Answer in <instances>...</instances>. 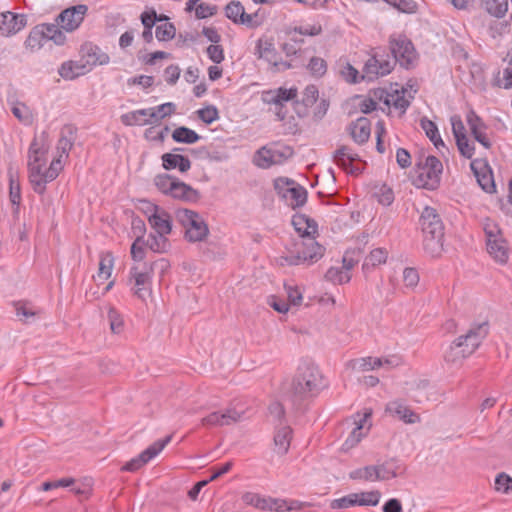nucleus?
Instances as JSON below:
<instances>
[{
	"label": "nucleus",
	"mask_w": 512,
	"mask_h": 512,
	"mask_svg": "<svg viewBox=\"0 0 512 512\" xmlns=\"http://www.w3.org/2000/svg\"><path fill=\"white\" fill-rule=\"evenodd\" d=\"M50 144L45 135L35 137L27 154L28 179L33 190L43 194L46 185L54 181L64 168L69 156L70 144L66 139H60L51 154Z\"/></svg>",
	"instance_id": "obj_1"
},
{
	"label": "nucleus",
	"mask_w": 512,
	"mask_h": 512,
	"mask_svg": "<svg viewBox=\"0 0 512 512\" xmlns=\"http://www.w3.org/2000/svg\"><path fill=\"white\" fill-rule=\"evenodd\" d=\"M423 247L432 257H438L443 251L444 227L436 210L432 207H425L419 219Z\"/></svg>",
	"instance_id": "obj_2"
},
{
	"label": "nucleus",
	"mask_w": 512,
	"mask_h": 512,
	"mask_svg": "<svg viewBox=\"0 0 512 512\" xmlns=\"http://www.w3.org/2000/svg\"><path fill=\"white\" fill-rule=\"evenodd\" d=\"M324 255V248L314 237L299 238L294 240L287 248L282 257L288 265L312 264L321 259Z\"/></svg>",
	"instance_id": "obj_3"
},
{
	"label": "nucleus",
	"mask_w": 512,
	"mask_h": 512,
	"mask_svg": "<svg viewBox=\"0 0 512 512\" xmlns=\"http://www.w3.org/2000/svg\"><path fill=\"white\" fill-rule=\"evenodd\" d=\"M323 386L322 374L314 363H299L292 382V390L296 395L312 396L319 393Z\"/></svg>",
	"instance_id": "obj_4"
},
{
	"label": "nucleus",
	"mask_w": 512,
	"mask_h": 512,
	"mask_svg": "<svg viewBox=\"0 0 512 512\" xmlns=\"http://www.w3.org/2000/svg\"><path fill=\"white\" fill-rule=\"evenodd\" d=\"M443 165L435 156L421 159L412 175V184L417 188L435 190L440 185Z\"/></svg>",
	"instance_id": "obj_5"
},
{
	"label": "nucleus",
	"mask_w": 512,
	"mask_h": 512,
	"mask_svg": "<svg viewBox=\"0 0 512 512\" xmlns=\"http://www.w3.org/2000/svg\"><path fill=\"white\" fill-rule=\"evenodd\" d=\"M484 233L487 253L496 263L506 264L509 260L510 247L498 224L486 219Z\"/></svg>",
	"instance_id": "obj_6"
},
{
	"label": "nucleus",
	"mask_w": 512,
	"mask_h": 512,
	"mask_svg": "<svg viewBox=\"0 0 512 512\" xmlns=\"http://www.w3.org/2000/svg\"><path fill=\"white\" fill-rule=\"evenodd\" d=\"M246 505L252 506L263 512H286L301 510L303 503L298 500L273 498L257 493L247 492L242 496Z\"/></svg>",
	"instance_id": "obj_7"
},
{
	"label": "nucleus",
	"mask_w": 512,
	"mask_h": 512,
	"mask_svg": "<svg viewBox=\"0 0 512 512\" xmlns=\"http://www.w3.org/2000/svg\"><path fill=\"white\" fill-rule=\"evenodd\" d=\"M152 267L134 265L130 268L128 285L134 297L146 302L152 296Z\"/></svg>",
	"instance_id": "obj_8"
},
{
	"label": "nucleus",
	"mask_w": 512,
	"mask_h": 512,
	"mask_svg": "<svg viewBox=\"0 0 512 512\" xmlns=\"http://www.w3.org/2000/svg\"><path fill=\"white\" fill-rule=\"evenodd\" d=\"M298 97L297 87H279L276 89L263 90L260 93L261 101L269 106L278 119L283 120L286 116V103L295 100Z\"/></svg>",
	"instance_id": "obj_9"
},
{
	"label": "nucleus",
	"mask_w": 512,
	"mask_h": 512,
	"mask_svg": "<svg viewBox=\"0 0 512 512\" xmlns=\"http://www.w3.org/2000/svg\"><path fill=\"white\" fill-rule=\"evenodd\" d=\"M254 55L258 60H263L273 71H280L289 68L283 61L280 53L275 47V40L272 36L263 35L255 43Z\"/></svg>",
	"instance_id": "obj_10"
},
{
	"label": "nucleus",
	"mask_w": 512,
	"mask_h": 512,
	"mask_svg": "<svg viewBox=\"0 0 512 512\" xmlns=\"http://www.w3.org/2000/svg\"><path fill=\"white\" fill-rule=\"evenodd\" d=\"M176 217L185 228V235L189 241L197 242L206 238L208 227L196 212L189 209H178Z\"/></svg>",
	"instance_id": "obj_11"
},
{
	"label": "nucleus",
	"mask_w": 512,
	"mask_h": 512,
	"mask_svg": "<svg viewBox=\"0 0 512 512\" xmlns=\"http://www.w3.org/2000/svg\"><path fill=\"white\" fill-rule=\"evenodd\" d=\"M115 267V256L111 251H102L99 253L98 269L96 274L93 276L94 281L97 285H101L107 282L100 293L94 292L93 295L96 298L104 296L108 293L115 285V280L112 279L113 270Z\"/></svg>",
	"instance_id": "obj_12"
},
{
	"label": "nucleus",
	"mask_w": 512,
	"mask_h": 512,
	"mask_svg": "<svg viewBox=\"0 0 512 512\" xmlns=\"http://www.w3.org/2000/svg\"><path fill=\"white\" fill-rule=\"evenodd\" d=\"M389 48L395 60L403 67L412 66L418 59L413 43L405 35L391 36Z\"/></svg>",
	"instance_id": "obj_13"
},
{
	"label": "nucleus",
	"mask_w": 512,
	"mask_h": 512,
	"mask_svg": "<svg viewBox=\"0 0 512 512\" xmlns=\"http://www.w3.org/2000/svg\"><path fill=\"white\" fill-rule=\"evenodd\" d=\"M401 364V356L392 354L382 357L366 356L354 359L350 362V367L356 372H368L381 368L392 369L400 366Z\"/></svg>",
	"instance_id": "obj_14"
},
{
	"label": "nucleus",
	"mask_w": 512,
	"mask_h": 512,
	"mask_svg": "<svg viewBox=\"0 0 512 512\" xmlns=\"http://www.w3.org/2000/svg\"><path fill=\"white\" fill-rule=\"evenodd\" d=\"M371 416L372 410L368 408L353 416L354 427L342 445L343 450L354 448L369 433L372 426Z\"/></svg>",
	"instance_id": "obj_15"
},
{
	"label": "nucleus",
	"mask_w": 512,
	"mask_h": 512,
	"mask_svg": "<svg viewBox=\"0 0 512 512\" xmlns=\"http://www.w3.org/2000/svg\"><path fill=\"white\" fill-rule=\"evenodd\" d=\"M172 436L168 435L164 439L157 440L145 450H143L138 456L129 460L125 465L122 466V471L136 472L152 459L157 457L164 448L171 442Z\"/></svg>",
	"instance_id": "obj_16"
},
{
	"label": "nucleus",
	"mask_w": 512,
	"mask_h": 512,
	"mask_svg": "<svg viewBox=\"0 0 512 512\" xmlns=\"http://www.w3.org/2000/svg\"><path fill=\"white\" fill-rule=\"evenodd\" d=\"M88 13V6L79 4L64 9L56 18V24L65 32L77 30Z\"/></svg>",
	"instance_id": "obj_17"
},
{
	"label": "nucleus",
	"mask_w": 512,
	"mask_h": 512,
	"mask_svg": "<svg viewBox=\"0 0 512 512\" xmlns=\"http://www.w3.org/2000/svg\"><path fill=\"white\" fill-rule=\"evenodd\" d=\"M225 14L235 24H241L248 28H257L263 23V17L258 12L246 13L243 5L237 1L227 4Z\"/></svg>",
	"instance_id": "obj_18"
},
{
	"label": "nucleus",
	"mask_w": 512,
	"mask_h": 512,
	"mask_svg": "<svg viewBox=\"0 0 512 512\" xmlns=\"http://www.w3.org/2000/svg\"><path fill=\"white\" fill-rule=\"evenodd\" d=\"M417 90L418 88L415 84L408 82L406 86L395 88L388 92L385 98V103L389 107H394L395 109L404 112L409 106L411 100L414 98Z\"/></svg>",
	"instance_id": "obj_19"
},
{
	"label": "nucleus",
	"mask_w": 512,
	"mask_h": 512,
	"mask_svg": "<svg viewBox=\"0 0 512 512\" xmlns=\"http://www.w3.org/2000/svg\"><path fill=\"white\" fill-rule=\"evenodd\" d=\"M243 417V411H238L234 407H228L221 411H214L202 418L201 424L204 427L227 426L240 421Z\"/></svg>",
	"instance_id": "obj_20"
},
{
	"label": "nucleus",
	"mask_w": 512,
	"mask_h": 512,
	"mask_svg": "<svg viewBox=\"0 0 512 512\" xmlns=\"http://www.w3.org/2000/svg\"><path fill=\"white\" fill-rule=\"evenodd\" d=\"M287 156L276 145L264 146L255 153L253 163L259 168L267 169L273 165L282 164Z\"/></svg>",
	"instance_id": "obj_21"
},
{
	"label": "nucleus",
	"mask_w": 512,
	"mask_h": 512,
	"mask_svg": "<svg viewBox=\"0 0 512 512\" xmlns=\"http://www.w3.org/2000/svg\"><path fill=\"white\" fill-rule=\"evenodd\" d=\"M80 60L89 73L96 66L107 65L110 57L99 47L92 44H84L80 49Z\"/></svg>",
	"instance_id": "obj_22"
},
{
	"label": "nucleus",
	"mask_w": 512,
	"mask_h": 512,
	"mask_svg": "<svg viewBox=\"0 0 512 512\" xmlns=\"http://www.w3.org/2000/svg\"><path fill=\"white\" fill-rule=\"evenodd\" d=\"M489 328L488 320L476 322L470 326L465 334L458 337L464 344H467L474 353L489 334Z\"/></svg>",
	"instance_id": "obj_23"
},
{
	"label": "nucleus",
	"mask_w": 512,
	"mask_h": 512,
	"mask_svg": "<svg viewBox=\"0 0 512 512\" xmlns=\"http://www.w3.org/2000/svg\"><path fill=\"white\" fill-rule=\"evenodd\" d=\"M489 328L488 320L476 322L470 326L465 334L458 337L464 344H467L474 353L489 334Z\"/></svg>",
	"instance_id": "obj_24"
},
{
	"label": "nucleus",
	"mask_w": 512,
	"mask_h": 512,
	"mask_svg": "<svg viewBox=\"0 0 512 512\" xmlns=\"http://www.w3.org/2000/svg\"><path fill=\"white\" fill-rule=\"evenodd\" d=\"M385 412L406 424H415L420 422V416L414 412L404 401L396 399L389 401L385 407Z\"/></svg>",
	"instance_id": "obj_25"
},
{
	"label": "nucleus",
	"mask_w": 512,
	"mask_h": 512,
	"mask_svg": "<svg viewBox=\"0 0 512 512\" xmlns=\"http://www.w3.org/2000/svg\"><path fill=\"white\" fill-rule=\"evenodd\" d=\"M394 68V62L385 59L380 55H373L367 60L364 66V73L369 79L383 77L391 73Z\"/></svg>",
	"instance_id": "obj_26"
},
{
	"label": "nucleus",
	"mask_w": 512,
	"mask_h": 512,
	"mask_svg": "<svg viewBox=\"0 0 512 512\" xmlns=\"http://www.w3.org/2000/svg\"><path fill=\"white\" fill-rule=\"evenodd\" d=\"M334 160L338 166L351 174H357L362 169V162L358 155L345 146L336 150Z\"/></svg>",
	"instance_id": "obj_27"
},
{
	"label": "nucleus",
	"mask_w": 512,
	"mask_h": 512,
	"mask_svg": "<svg viewBox=\"0 0 512 512\" xmlns=\"http://www.w3.org/2000/svg\"><path fill=\"white\" fill-rule=\"evenodd\" d=\"M472 354L473 351L467 346V344H464L459 337H457L444 350L443 358L448 364L459 365Z\"/></svg>",
	"instance_id": "obj_28"
},
{
	"label": "nucleus",
	"mask_w": 512,
	"mask_h": 512,
	"mask_svg": "<svg viewBox=\"0 0 512 512\" xmlns=\"http://www.w3.org/2000/svg\"><path fill=\"white\" fill-rule=\"evenodd\" d=\"M26 26L24 15L15 14L10 11L0 13V33L10 36L18 33Z\"/></svg>",
	"instance_id": "obj_29"
},
{
	"label": "nucleus",
	"mask_w": 512,
	"mask_h": 512,
	"mask_svg": "<svg viewBox=\"0 0 512 512\" xmlns=\"http://www.w3.org/2000/svg\"><path fill=\"white\" fill-rule=\"evenodd\" d=\"M466 120L474 138L485 148H489L491 143L486 134V126L483 121L475 114L474 111H470L467 114Z\"/></svg>",
	"instance_id": "obj_30"
},
{
	"label": "nucleus",
	"mask_w": 512,
	"mask_h": 512,
	"mask_svg": "<svg viewBox=\"0 0 512 512\" xmlns=\"http://www.w3.org/2000/svg\"><path fill=\"white\" fill-rule=\"evenodd\" d=\"M292 225L300 238L314 237L317 233V223L305 214H295L292 218Z\"/></svg>",
	"instance_id": "obj_31"
},
{
	"label": "nucleus",
	"mask_w": 512,
	"mask_h": 512,
	"mask_svg": "<svg viewBox=\"0 0 512 512\" xmlns=\"http://www.w3.org/2000/svg\"><path fill=\"white\" fill-rule=\"evenodd\" d=\"M59 75L65 80H74L77 77L87 74L85 65L82 64L81 60H68L61 64L58 69Z\"/></svg>",
	"instance_id": "obj_32"
},
{
	"label": "nucleus",
	"mask_w": 512,
	"mask_h": 512,
	"mask_svg": "<svg viewBox=\"0 0 512 512\" xmlns=\"http://www.w3.org/2000/svg\"><path fill=\"white\" fill-rule=\"evenodd\" d=\"M388 255L389 253L385 248L372 249L364 259L362 270L365 273H369L373 269L384 265L387 262Z\"/></svg>",
	"instance_id": "obj_33"
},
{
	"label": "nucleus",
	"mask_w": 512,
	"mask_h": 512,
	"mask_svg": "<svg viewBox=\"0 0 512 512\" xmlns=\"http://www.w3.org/2000/svg\"><path fill=\"white\" fill-rule=\"evenodd\" d=\"M162 165L165 170L178 169L185 173L191 168V161L180 154L165 153L162 155Z\"/></svg>",
	"instance_id": "obj_34"
},
{
	"label": "nucleus",
	"mask_w": 512,
	"mask_h": 512,
	"mask_svg": "<svg viewBox=\"0 0 512 512\" xmlns=\"http://www.w3.org/2000/svg\"><path fill=\"white\" fill-rule=\"evenodd\" d=\"M146 111L147 116H149L150 125H158L163 119L175 113L176 105L172 102H167L155 107L146 108Z\"/></svg>",
	"instance_id": "obj_35"
},
{
	"label": "nucleus",
	"mask_w": 512,
	"mask_h": 512,
	"mask_svg": "<svg viewBox=\"0 0 512 512\" xmlns=\"http://www.w3.org/2000/svg\"><path fill=\"white\" fill-rule=\"evenodd\" d=\"M149 225L156 234L168 235L172 230L171 217L164 209L155 215H152L148 220Z\"/></svg>",
	"instance_id": "obj_36"
},
{
	"label": "nucleus",
	"mask_w": 512,
	"mask_h": 512,
	"mask_svg": "<svg viewBox=\"0 0 512 512\" xmlns=\"http://www.w3.org/2000/svg\"><path fill=\"white\" fill-rule=\"evenodd\" d=\"M353 140L359 144L365 143L371 134L370 122L367 118H359L350 127Z\"/></svg>",
	"instance_id": "obj_37"
},
{
	"label": "nucleus",
	"mask_w": 512,
	"mask_h": 512,
	"mask_svg": "<svg viewBox=\"0 0 512 512\" xmlns=\"http://www.w3.org/2000/svg\"><path fill=\"white\" fill-rule=\"evenodd\" d=\"M170 197L183 201H197L199 193L188 184L177 179Z\"/></svg>",
	"instance_id": "obj_38"
},
{
	"label": "nucleus",
	"mask_w": 512,
	"mask_h": 512,
	"mask_svg": "<svg viewBox=\"0 0 512 512\" xmlns=\"http://www.w3.org/2000/svg\"><path fill=\"white\" fill-rule=\"evenodd\" d=\"M121 122L125 126H145L150 125L149 116L146 108L129 111L120 116Z\"/></svg>",
	"instance_id": "obj_39"
},
{
	"label": "nucleus",
	"mask_w": 512,
	"mask_h": 512,
	"mask_svg": "<svg viewBox=\"0 0 512 512\" xmlns=\"http://www.w3.org/2000/svg\"><path fill=\"white\" fill-rule=\"evenodd\" d=\"M9 199L10 202L18 208L21 202V186L18 177V171L12 167L9 169Z\"/></svg>",
	"instance_id": "obj_40"
},
{
	"label": "nucleus",
	"mask_w": 512,
	"mask_h": 512,
	"mask_svg": "<svg viewBox=\"0 0 512 512\" xmlns=\"http://www.w3.org/2000/svg\"><path fill=\"white\" fill-rule=\"evenodd\" d=\"M284 199L292 208L300 207L304 205L307 200V191L296 183Z\"/></svg>",
	"instance_id": "obj_41"
},
{
	"label": "nucleus",
	"mask_w": 512,
	"mask_h": 512,
	"mask_svg": "<svg viewBox=\"0 0 512 512\" xmlns=\"http://www.w3.org/2000/svg\"><path fill=\"white\" fill-rule=\"evenodd\" d=\"M358 506L375 507L379 504L381 493L379 490L355 492Z\"/></svg>",
	"instance_id": "obj_42"
},
{
	"label": "nucleus",
	"mask_w": 512,
	"mask_h": 512,
	"mask_svg": "<svg viewBox=\"0 0 512 512\" xmlns=\"http://www.w3.org/2000/svg\"><path fill=\"white\" fill-rule=\"evenodd\" d=\"M172 139L177 143L194 144L200 136L194 130L182 126L172 132Z\"/></svg>",
	"instance_id": "obj_43"
},
{
	"label": "nucleus",
	"mask_w": 512,
	"mask_h": 512,
	"mask_svg": "<svg viewBox=\"0 0 512 512\" xmlns=\"http://www.w3.org/2000/svg\"><path fill=\"white\" fill-rule=\"evenodd\" d=\"M292 430L288 426L279 428L274 436V443L279 453H286L290 446Z\"/></svg>",
	"instance_id": "obj_44"
},
{
	"label": "nucleus",
	"mask_w": 512,
	"mask_h": 512,
	"mask_svg": "<svg viewBox=\"0 0 512 512\" xmlns=\"http://www.w3.org/2000/svg\"><path fill=\"white\" fill-rule=\"evenodd\" d=\"M107 319L112 334H122L125 329V321L122 314L114 307L108 309Z\"/></svg>",
	"instance_id": "obj_45"
},
{
	"label": "nucleus",
	"mask_w": 512,
	"mask_h": 512,
	"mask_svg": "<svg viewBox=\"0 0 512 512\" xmlns=\"http://www.w3.org/2000/svg\"><path fill=\"white\" fill-rule=\"evenodd\" d=\"M421 127L425 131L426 136L431 140L437 149L444 147V142L442 141L438 132V128L434 122L427 118H423L421 119Z\"/></svg>",
	"instance_id": "obj_46"
},
{
	"label": "nucleus",
	"mask_w": 512,
	"mask_h": 512,
	"mask_svg": "<svg viewBox=\"0 0 512 512\" xmlns=\"http://www.w3.org/2000/svg\"><path fill=\"white\" fill-rule=\"evenodd\" d=\"M45 40L47 39L42 25L40 28H35L29 33L25 45L31 51H35L39 50L44 45Z\"/></svg>",
	"instance_id": "obj_47"
},
{
	"label": "nucleus",
	"mask_w": 512,
	"mask_h": 512,
	"mask_svg": "<svg viewBox=\"0 0 512 512\" xmlns=\"http://www.w3.org/2000/svg\"><path fill=\"white\" fill-rule=\"evenodd\" d=\"M351 479L365 482H377L376 465H370L353 470L349 474Z\"/></svg>",
	"instance_id": "obj_48"
},
{
	"label": "nucleus",
	"mask_w": 512,
	"mask_h": 512,
	"mask_svg": "<svg viewBox=\"0 0 512 512\" xmlns=\"http://www.w3.org/2000/svg\"><path fill=\"white\" fill-rule=\"evenodd\" d=\"M306 68L312 77L321 78L326 74L328 65L324 58L319 56H313L309 60Z\"/></svg>",
	"instance_id": "obj_49"
},
{
	"label": "nucleus",
	"mask_w": 512,
	"mask_h": 512,
	"mask_svg": "<svg viewBox=\"0 0 512 512\" xmlns=\"http://www.w3.org/2000/svg\"><path fill=\"white\" fill-rule=\"evenodd\" d=\"M326 279L334 284H346L352 278V273H348L341 266L339 267H331L327 270Z\"/></svg>",
	"instance_id": "obj_50"
},
{
	"label": "nucleus",
	"mask_w": 512,
	"mask_h": 512,
	"mask_svg": "<svg viewBox=\"0 0 512 512\" xmlns=\"http://www.w3.org/2000/svg\"><path fill=\"white\" fill-rule=\"evenodd\" d=\"M176 29L174 25L162 18V21L156 25L155 35L159 41H169L175 37Z\"/></svg>",
	"instance_id": "obj_51"
},
{
	"label": "nucleus",
	"mask_w": 512,
	"mask_h": 512,
	"mask_svg": "<svg viewBox=\"0 0 512 512\" xmlns=\"http://www.w3.org/2000/svg\"><path fill=\"white\" fill-rule=\"evenodd\" d=\"M481 163L479 161H472L471 162V168L474 170L475 175L477 177V181L479 185L482 187V189L488 193L495 192V183L493 181L492 175L490 173H483L482 175L479 174L477 171V166Z\"/></svg>",
	"instance_id": "obj_52"
},
{
	"label": "nucleus",
	"mask_w": 512,
	"mask_h": 512,
	"mask_svg": "<svg viewBox=\"0 0 512 512\" xmlns=\"http://www.w3.org/2000/svg\"><path fill=\"white\" fill-rule=\"evenodd\" d=\"M398 470V466L393 462L376 465L377 481H386L396 477Z\"/></svg>",
	"instance_id": "obj_53"
},
{
	"label": "nucleus",
	"mask_w": 512,
	"mask_h": 512,
	"mask_svg": "<svg viewBox=\"0 0 512 512\" xmlns=\"http://www.w3.org/2000/svg\"><path fill=\"white\" fill-rule=\"evenodd\" d=\"M167 235H151L148 240L150 249L157 253H166L170 249V242L168 241Z\"/></svg>",
	"instance_id": "obj_54"
},
{
	"label": "nucleus",
	"mask_w": 512,
	"mask_h": 512,
	"mask_svg": "<svg viewBox=\"0 0 512 512\" xmlns=\"http://www.w3.org/2000/svg\"><path fill=\"white\" fill-rule=\"evenodd\" d=\"M176 180V178L164 174L158 175L155 178L154 183L160 192H162L165 195L171 196Z\"/></svg>",
	"instance_id": "obj_55"
},
{
	"label": "nucleus",
	"mask_w": 512,
	"mask_h": 512,
	"mask_svg": "<svg viewBox=\"0 0 512 512\" xmlns=\"http://www.w3.org/2000/svg\"><path fill=\"white\" fill-rule=\"evenodd\" d=\"M13 115L22 123L28 125L33 121V113L28 106L23 103H16L12 107Z\"/></svg>",
	"instance_id": "obj_56"
},
{
	"label": "nucleus",
	"mask_w": 512,
	"mask_h": 512,
	"mask_svg": "<svg viewBox=\"0 0 512 512\" xmlns=\"http://www.w3.org/2000/svg\"><path fill=\"white\" fill-rule=\"evenodd\" d=\"M339 74L348 83H357L360 79L358 70L349 62L340 64Z\"/></svg>",
	"instance_id": "obj_57"
},
{
	"label": "nucleus",
	"mask_w": 512,
	"mask_h": 512,
	"mask_svg": "<svg viewBox=\"0 0 512 512\" xmlns=\"http://www.w3.org/2000/svg\"><path fill=\"white\" fill-rule=\"evenodd\" d=\"M420 280L418 271L415 268L407 267L403 270L402 281L406 288L415 289Z\"/></svg>",
	"instance_id": "obj_58"
},
{
	"label": "nucleus",
	"mask_w": 512,
	"mask_h": 512,
	"mask_svg": "<svg viewBox=\"0 0 512 512\" xmlns=\"http://www.w3.org/2000/svg\"><path fill=\"white\" fill-rule=\"evenodd\" d=\"M45 30L46 39L53 40L56 44H62L65 41V36L58 25L46 24L43 25Z\"/></svg>",
	"instance_id": "obj_59"
},
{
	"label": "nucleus",
	"mask_w": 512,
	"mask_h": 512,
	"mask_svg": "<svg viewBox=\"0 0 512 512\" xmlns=\"http://www.w3.org/2000/svg\"><path fill=\"white\" fill-rule=\"evenodd\" d=\"M357 498L354 493L347 494L341 498L334 499L330 506L332 509H347L350 507L358 506Z\"/></svg>",
	"instance_id": "obj_60"
},
{
	"label": "nucleus",
	"mask_w": 512,
	"mask_h": 512,
	"mask_svg": "<svg viewBox=\"0 0 512 512\" xmlns=\"http://www.w3.org/2000/svg\"><path fill=\"white\" fill-rule=\"evenodd\" d=\"M198 117L206 124H211L219 119L218 109L209 105L197 111Z\"/></svg>",
	"instance_id": "obj_61"
},
{
	"label": "nucleus",
	"mask_w": 512,
	"mask_h": 512,
	"mask_svg": "<svg viewBox=\"0 0 512 512\" xmlns=\"http://www.w3.org/2000/svg\"><path fill=\"white\" fill-rule=\"evenodd\" d=\"M295 184L296 182L289 178L279 177L274 181V188L282 198H285Z\"/></svg>",
	"instance_id": "obj_62"
},
{
	"label": "nucleus",
	"mask_w": 512,
	"mask_h": 512,
	"mask_svg": "<svg viewBox=\"0 0 512 512\" xmlns=\"http://www.w3.org/2000/svg\"><path fill=\"white\" fill-rule=\"evenodd\" d=\"M495 490L507 494L512 490V478L505 473H500L495 479Z\"/></svg>",
	"instance_id": "obj_63"
},
{
	"label": "nucleus",
	"mask_w": 512,
	"mask_h": 512,
	"mask_svg": "<svg viewBox=\"0 0 512 512\" xmlns=\"http://www.w3.org/2000/svg\"><path fill=\"white\" fill-rule=\"evenodd\" d=\"M287 292V303L289 306H300L303 302V293L297 286H286L285 287Z\"/></svg>",
	"instance_id": "obj_64"
}]
</instances>
